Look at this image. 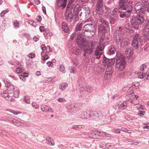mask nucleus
<instances>
[{
	"mask_svg": "<svg viewBox=\"0 0 149 149\" xmlns=\"http://www.w3.org/2000/svg\"><path fill=\"white\" fill-rule=\"evenodd\" d=\"M88 135H89V136L91 138H95V136L94 135H95V134L93 132H92V133L89 132L88 133Z\"/></svg>",
	"mask_w": 149,
	"mask_h": 149,
	"instance_id": "13d9d810",
	"label": "nucleus"
},
{
	"mask_svg": "<svg viewBox=\"0 0 149 149\" xmlns=\"http://www.w3.org/2000/svg\"><path fill=\"white\" fill-rule=\"evenodd\" d=\"M41 49L43 51H47V50H48L47 48V47H46L45 45H42L41 47Z\"/></svg>",
	"mask_w": 149,
	"mask_h": 149,
	"instance_id": "680f3d73",
	"label": "nucleus"
},
{
	"mask_svg": "<svg viewBox=\"0 0 149 149\" xmlns=\"http://www.w3.org/2000/svg\"><path fill=\"white\" fill-rule=\"evenodd\" d=\"M47 65L48 66L52 67L53 66V64L52 63L51 61H49L47 63Z\"/></svg>",
	"mask_w": 149,
	"mask_h": 149,
	"instance_id": "338daca9",
	"label": "nucleus"
},
{
	"mask_svg": "<svg viewBox=\"0 0 149 149\" xmlns=\"http://www.w3.org/2000/svg\"><path fill=\"white\" fill-rule=\"evenodd\" d=\"M125 118L128 121L132 120H134V118L130 115H127L125 117Z\"/></svg>",
	"mask_w": 149,
	"mask_h": 149,
	"instance_id": "a19ab883",
	"label": "nucleus"
},
{
	"mask_svg": "<svg viewBox=\"0 0 149 149\" xmlns=\"http://www.w3.org/2000/svg\"><path fill=\"white\" fill-rule=\"evenodd\" d=\"M102 143V145H105V147H106L107 148L109 149H112V146L110 143H108L106 144L105 143L103 142V143Z\"/></svg>",
	"mask_w": 149,
	"mask_h": 149,
	"instance_id": "e433bc0d",
	"label": "nucleus"
},
{
	"mask_svg": "<svg viewBox=\"0 0 149 149\" xmlns=\"http://www.w3.org/2000/svg\"><path fill=\"white\" fill-rule=\"evenodd\" d=\"M82 10V7L79 4H77L74 6L73 12L77 15L79 13V12Z\"/></svg>",
	"mask_w": 149,
	"mask_h": 149,
	"instance_id": "5701e85b",
	"label": "nucleus"
},
{
	"mask_svg": "<svg viewBox=\"0 0 149 149\" xmlns=\"http://www.w3.org/2000/svg\"><path fill=\"white\" fill-rule=\"evenodd\" d=\"M146 24L144 30H149V20L146 21Z\"/></svg>",
	"mask_w": 149,
	"mask_h": 149,
	"instance_id": "c03bdc74",
	"label": "nucleus"
},
{
	"mask_svg": "<svg viewBox=\"0 0 149 149\" xmlns=\"http://www.w3.org/2000/svg\"><path fill=\"white\" fill-rule=\"evenodd\" d=\"M137 15L134 16L130 20V23L132 27L135 29H138L139 25L142 24L144 21V15L146 14V10L141 3H137L134 6Z\"/></svg>",
	"mask_w": 149,
	"mask_h": 149,
	"instance_id": "f257e3e1",
	"label": "nucleus"
},
{
	"mask_svg": "<svg viewBox=\"0 0 149 149\" xmlns=\"http://www.w3.org/2000/svg\"><path fill=\"white\" fill-rule=\"evenodd\" d=\"M99 18H98V21L101 23L102 24H101V25H103L104 27L106 29V27H107L108 28H109V22H108L106 20L104 19L103 18H102V16L104 17L105 16L106 17L105 15H104V12L103 15H101L100 14L99 15V14H98Z\"/></svg>",
	"mask_w": 149,
	"mask_h": 149,
	"instance_id": "9b49d317",
	"label": "nucleus"
},
{
	"mask_svg": "<svg viewBox=\"0 0 149 149\" xmlns=\"http://www.w3.org/2000/svg\"><path fill=\"white\" fill-rule=\"evenodd\" d=\"M79 118L82 119H86L88 120H91L92 119V116L90 115V113L88 114L86 111H84L79 116Z\"/></svg>",
	"mask_w": 149,
	"mask_h": 149,
	"instance_id": "dca6fc26",
	"label": "nucleus"
},
{
	"mask_svg": "<svg viewBox=\"0 0 149 149\" xmlns=\"http://www.w3.org/2000/svg\"><path fill=\"white\" fill-rule=\"evenodd\" d=\"M41 110L43 112H47V111L49 112H53V109L50 108H49V107L48 109H43V108H41Z\"/></svg>",
	"mask_w": 149,
	"mask_h": 149,
	"instance_id": "79ce46f5",
	"label": "nucleus"
},
{
	"mask_svg": "<svg viewBox=\"0 0 149 149\" xmlns=\"http://www.w3.org/2000/svg\"><path fill=\"white\" fill-rule=\"evenodd\" d=\"M126 14L123 11V13H121L120 12V13L119 14V16L121 18H123L124 17H128L129 16H127V15H126Z\"/></svg>",
	"mask_w": 149,
	"mask_h": 149,
	"instance_id": "ea45409f",
	"label": "nucleus"
},
{
	"mask_svg": "<svg viewBox=\"0 0 149 149\" xmlns=\"http://www.w3.org/2000/svg\"><path fill=\"white\" fill-rule=\"evenodd\" d=\"M46 141L47 143L50 146H53L54 144V140L50 137H47Z\"/></svg>",
	"mask_w": 149,
	"mask_h": 149,
	"instance_id": "a878e982",
	"label": "nucleus"
},
{
	"mask_svg": "<svg viewBox=\"0 0 149 149\" xmlns=\"http://www.w3.org/2000/svg\"><path fill=\"white\" fill-rule=\"evenodd\" d=\"M116 118V116L114 114L110 116V119L112 120V121H113L115 120Z\"/></svg>",
	"mask_w": 149,
	"mask_h": 149,
	"instance_id": "bf43d9fd",
	"label": "nucleus"
},
{
	"mask_svg": "<svg viewBox=\"0 0 149 149\" xmlns=\"http://www.w3.org/2000/svg\"><path fill=\"white\" fill-rule=\"evenodd\" d=\"M84 38V35L81 34L80 32L77 35L76 43L79 47L81 49H84L88 42L86 41Z\"/></svg>",
	"mask_w": 149,
	"mask_h": 149,
	"instance_id": "20e7f679",
	"label": "nucleus"
},
{
	"mask_svg": "<svg viewBox=\"0 0 149 149\" xmlns=\"http://www.w3.org/2000/svg\"><path fill=\"white\" fill-rule=\"evenodd\" d=\"M119 9L123 10V12L126 13L127 16L130 17L132 10V7L131 5L128 4L124 6L123 8H121Z\"/></svg>",
	"mask_w": 149,
	"mask_h": 149,
	"instance_id": "f8f14e48",
	"label": "nucleus"
},
{
	"mask_svg": "<svg viewBox=\"0 0 149 149\" xmlns=\"http://www.w3.org/2000/svg\"><path fill=\"white\" fill-rule=\"evenodd\" d=\"M128 0H120L119 2V9L123 8L124 6L127 5Z\"/></svg>",
	"mask_w": 149,
	"mask_h": 149,
	"instance_id": "b1692460",
	"label": "nucleus"
},
{
	"mask_svg": "<svg viewBox=\"0 0 149 149\" xmlns=\"http://www.w3.org/2000/svg\"><path fill=\"white\" fill-rule=\"evenodd\" d=\"M32 105L33 107L35 108L36 109H37L38 107V105L37 103L35 102L32 103Z\"/></svg>",
	"mask_w": 149,
	"mask_h": 149,
	"instance_id": "e2e57ef3",
	"label": "nucleus"
},
{
	"mask_svg": "<svg viewBox=\"0 0 149 149\" xmlns=\"http://www.w3.org/2000/svg\"><path fill=\"white\" fill-rule=\"evenodd\" d=\"M143 38L142 36H140L139 34H136L133 38L132 45L134 47L138 48L139 47V43L142 41Z\"/></svg>",
	"mask_w": 149,
	"mask_h": 149,
	"instance_id": "6e6552de",
	"label": "nucleus"
},
{
	"mask_svg": "<svg viewBox=\"0 0 149 149\" xmlns=\"http://www.w3.org/2000/svg\"><path fill=\"white\" fill-rule=\"evenodd\" d=\"M135 100H132V99H129V101H130L131 103L134 104H137L139 103V101L138 100L136 101V102L134 103Z\"/></svg>",
	"mask_w": 149,
	"mask_h": 149,
	"instance_id": "6e6d98bb",
	"label": "nucleus"
},
{
	"mask_svg": "<svg viewBox=\"0 0 149 149\" xmlns=\"http://www.w3.org/2000/svg\"><path fill=\"white\" fill-rule=\"evenodd\" d=\"M74 50V53L77 55H79L81 53V50L78 48H75L73 49Z\"/></svg>",
	"mask_w": 149,
	"mask_h": 149,
	"instance_id": "c9c22d12",
	"label": "nucleus"
},
{
	"mask_svg": "<svg viewBox=\"0 0 149 149\" xmlns=\"http://www.w3.org/2000/svg\"><path fill=\"white\" fill-rule=\"evenodd\" d=\"M65 19L69 22H72L73 19V15L72 12L68 11L67 13L65 14Z\"/></svg>",
	"mask_w": 149,
	"mask_h": 149,
	"instance_id": "a211bd4d",
	"label": "nucleus"
},
{
	"mask_svg": "<svg viewBox=\"0 0 149 149\" xmlns=\"http://www.w3.org/2000/svg\"><path fill=\"white\" fill-rule=\"evenodd\" d=\"M73 64L75 65H77L79 63V62L76 58H74L72 60Z\"/></svg>",
	"mask_w": 149,
	"mask_h": 149,
	"instance_id": "de8ad7c7",
	"label": "nucleus"
},
{
	"mask_svg": "<svg viewBox=\"0 0 149 149\" xmlns=\"http://www.w3.org/2000/svg\"><path fill=\"white\" fill-rule=\"evenodd\" d=\"M19 91L16 90L13 93V95L16 98L18 97H19Z\"/></svg>",
	"mask_w": 149,
	"mask_h": 149,
	"instance_id": "a18cd8bd",
	"label": "nucleus"
},
{
	"mask_svg": "<svg viewBox=\"0 0 149 149\" xmlns=\"http://www.w3.org/2000/svg\"><path fill=\"white\" fill-rule=\"evenodd\" d=\"M116 52L115 47L113 46H112L111 48L108 51L107 54L108 55H111L115 53Z\"/></svg>",
	"mask_w": 149,
	"mask_h": 149,
	"instance_id": "c85d7f7f",
	"label": "nucleus"
},
{
	"mask_svg": "<svg viewBox=\"0 0 149 149\" xmlns=\"http://www.w3.org/2000/svg\"><path fill=\"white\" fill-rule=\"evenodd\" d=\"M49 56L47 55H45L43 56H42L41 59L44 61H45L46 60L49 58Z\"/></svg>",
	"mask_w": 149,
	"mask_h": 149,
	"instance_id": "864d4df0",
	"label": "nucleus"
},
{
	"mask_svg": "<svg viewBox=\"0 0 149 149\" xmlns=\"http://www.w3.org/2000/svg\"><path fill=\"white\" fill-rule=\"evenodd\" d=\"M69 70L70 72L73 73L74 74L76 73V72L75 68L71 67H69Z\"/></svg>",
	"mask_w": 149,
	"mask_h": 149,
	"instance_id": "4c0bfd02",
	"label": "nucleus"
},
{
	"mask_svg": "<svg viewBox=\"0 0 149 149\" xmlns=\"http://www.w3.org/2000/svg\"><path fill=\"white\" fill-rule=\"evenodd\" d=\"M122 28L120 27H119L116 30L114 33V39L115 40L119 39V38L124 36V32L122 31Z\"/></svg>",
	"mask_w": 149,
	"mask_h": 149,
	"instance_id": "4468645a",
	"label": "nucleus"
},
{
	"mask_svg": "<svg viewBox=\"0 0 149 149\" xmlns=\"http://www.w3.org/2000/svg\"><path fill=\"white\" fill-rule=\"evenodd\" d=\"M139 86V84L137 81L134 82L132 83L131 86L133 89H137L138 88Z\"/></svg>",
	"mask_w": 149,
	"mask_h": 149,
	"instance_id": "7c9ffc66",
	"label": "nucleus"
},
{
	"mask_svg": "<svg viewBox=\"0 0 149 149\" xmlns=\"http://www.w3.org/2000/svg\"><path fill=\"white\" fill-rule=\"evenodd\" d=\"M10 112L13 113L15 115H17L18 114H20L21 113V112H19L17 111H15L13 110H11L10 111Z\"/></svg>",
	"mask_w": 149,
	"mask_h": 149,
	"instance_id": "8fccbe9b",
	"label": "nucleus"
},
{
	"mask_svg": "<svg viewBox=\"0 0 149 149\" xmlns=\"http://www.w3.org/2000/svg\"><path fill=\"white\" fill-rule=\"evenodd\" d=\"M62 28L63 31L65 32H67L68 31L69 28L67 26V24L65 22L62 23Z\"/></svg>",
	"mask_w": 149,
	"mask_h": 149,
	"instance_id": "cd10ccee",
	"label": "nucleus"
},
{
	"mask_svg": "<svg viewBox=\"0 0 149 149\" xmlns=\"http://www.w3.org/2000/svg\"><path fill=\"white\" fill-rule=\"evenodd\" d=\"M98 30L99 35L100 37V42H102L104 39L105 37L104 33L107 32V29L102 25L99 26Z\"/></svg>",
	"mask_w": 149,
	"mask_h": 149,
	"instance_id": "0eeeda50",
	"label": "nucleus"
},
{
	"mask_svg": "<svg viewBox=\"0 0 149 149\" xmlns=\"http://www.w3.org/2000/svg\"><path fill=\"white\" fill-rule=\"evenodd\" d=\"M125 53L127 55V56H130L132 54V50L131 49L127 48L125 50Z\"/></svg>",
	"mask_w": 149,
	"mask_h": 149,
	"instance_id": "72a5a7b5",
	"label": "nucleus"
},
{
	"mask_svg": "<svg viewBox=\"0 0 149 149\" xmlns=\"http://www.w3.org/2000/svg\"><path fill=\"white\" fill-rule=\"evenodd\" d=\"M109 61H111V59L106 58L105 59H104L103 63L105 64L108 65L109 64V62H108Z\"/></svg>",
	"mask_w": 149,
	"mask_h": 149,
	"instance_id": "4d7b16f0",
	"label": "nucleus"
},
{
	"mask_svg": "<svg viewBox=\"0 0 149 149\" xmlns=\"http://www.w3.org/2000/svg\"><path fill=\"white\" fill-rule=\"evenodd\" d=\"M13 124L17 126H21V127H26L28 125L26 123L23 122H21L19 120H13L12 121Z\"/></svg>",
	"mask_w": 149,
	"mask_h": 149,
	"instance_id": "6ab92c4d",
	"label": "nucleus"
},
{
	"mask_svg": "<svg viewBox=\"0 0 149 149\" xmlns=\"http://www.w3.org/2000/svg\"><path fill=\"white\" fill-rule=\"evenodd\" d=\"M83 30L85 32L92 31L95 30L94 26L91 24H86L83 27Z\"/></svg>",
	"mask_w": 149,
	"mask_h": 149,
	"instance_id": "f3484780",
	"label": "nucleus"
},
{
	"mask_svg": "<svg viewBox=\"0 0 149 149\" xmlns=\"http://www.w3.org/2000/svg\"><path fill=\"white\" fill-rule=\"evenodd\" d=\"M60 70L62 72H65V69L64 65H61L59 67Z\"/></svg>",
	"mask_w": 149,
	"mask_h": 149,
	"instance_id": "37998d69",
	"label": "nucleus"
},
{
	"mask_svg": "<svg viewBox=\"0 0 149 149\" xmlns=\"http://www.w3.org/2000/svg\"><path fill=\"white\" fill-rule=\"evenodd\" d=\"M2 96L5 98H9L10 97V96H9V94L6 93H3L2 94Z\"/></svg>",
	"mask_w": 149,
	"mask_h": 149,
	"instance_id": "3c124183",
	"label": "nucleus"
},
{
	"mask_svg": "<svg viewBox=\"0 0 149 149\" xmlns=\"http://www.w3.org/2000/svg\"><path fill=\"white\" fill-rule=\"evenodd\" d=\"M120 11L117 8L113 10L110 15L109 20L111 24H113L118 20Z\"/></svg>",
	"mask_w": 149,
	"mask_h": 149,
	"instance_id": "7ed1b4c3",
	"label": "nucleus"
},
{
	"mask_svg": "<svg viewBox=\"0 0 149 149\" xmlns=\"http://www.w3.org/2000/svg\"><path fill=\"white\" fill-rule=\"evenodd\" d=\"M8 10H4L1 13L0 15L1 17H3L4 16V15L6 13H8Z\"/></svg>",
	"mask_w": 149,
	"mask_h": 149,
	"instance_id": "5fc2aeb1",
	"label": "nucleus"
},
{
	"mask_svg": "<svg viewBox=\"0 0 149 149\" xmlns=\"http://www.w3.org/2000/svg\"><path fill=\"white\" fill-rule=\"evenodd\" d=\"M14 25L15 27H18L19 26V24L17 21L14 22Z\"/></svg>",
	"mask_w": 149,
	"mask_h": 149,
	"instance_id": "69168bd1",
	"label": "nucleus"
},
{
	"mask_svg": "<svg viewBox=\"0 0 149 149\" xmlns=\"http://www.w3.org/2000/svg\"><path fill=\"white\" fill-rule=\"evenodd\" d=\"M127 105L126 103L121 104L118 107V109L120 110H123L126 109L127 107Z\"/></svg>",
	"mask_w": 149,
	"mask_h": 149,
	"instance_id": "f704fd0d",
	"label": "nucleus"
},
{
	"mask_svg": "<svg viewBox=\"0 0 149 149\" xmlns=\"http://www.w3.org/2000/svg\"><path fill=\"white\" fill-rule=\"evenodd\" d=\"M24 101L27 103H29L30 102V99L29 96H25L24 99Z\"/></svg>",
	"mask_w": 149,
	"mask_h": 149,
	"instance_id": "58836bf2",
	"label": "nucleus"
},
{
	"mask_svg": "<svg viewBox=\"0 0 149 149\" xmlns=\"http://www.w3.org/2000/svg\"><path fill=\"white\" fill-rule=\"evenodd\" d=\"M29 57L31 58H33L35 57V54H33L32 53L30 54L29 55Z\"/></svg>",
	"mask_w": 149,
	"mask_h": 149,
	"instance_id": "774afa93",
	"label": "nucleus"
},
{
	"mask_svg": "<svg viewBox=\"0 0 149 149\" xmlns=\"http://www.w3.org/2000/svg\"><path fill=\"white\" fill-rule=\"evenodd\" d=\"M143 33L145 38L149 40V30H143Z\"/></svg>",
	"mask_w": 149,
	"mask_h": 149,
	"instance_id": "2f4dec72",
	"label": "nucleus"
},
{
	"mask_svg": "<svg viewBox=\"0 0 149 149\" xmlns=\"http://www.w3.org/2000/svg\"><path fill=\"white\" fill-rule=\"evenodd\" d=\"M147 67V66L146 64H143L141 65L140 66V70L141 71H143L144 70L145 68H146Z\"/></svg>",
	"mask_w": 149,
	"mask_h": 149,
	"instance_id": "09e8293b",
	"label": "nucleus"
},
{
	"mask_svg": "<svg viewBox=\"0 0 149 149\" xmlns=\"http://www.w3.org/2000/svg\"><path fill=\"white\" fill-rule=\"evenodd\" d=\"M82 9L83 10V11L80 12V13L79 15L80 16H81L82 14L84 13L85 14L86 16H87L89 15L90 13V8L87 6H83L82 7Z\"/></svg>",
	"mask_w": 149,
	"mask_h": 149,
	"instance_id": "aec40b11",
	"label": "nucleus"
},
{
	"mask_svg": "<svg viewBox=\"0 0 149 149\" xmlns=\"http://www.w3.org/2000/svg\"><path fill=\"white\" fill-rule=\"evenodd\" d=\"M23 71L22 68H18L16 70V72L17 74H19L22 72Z\"/></svg>",
	"mask_w": 149,
	"mask_h": 149,
	"instance_id": "49530a36",
	"label": "nucleus"
},
{
	"mask_svg": "<svg viewBox=\"0 0 149 149\" xmlns=\"http://www.w3.org/2000/svg\"><path fill=\"white\" fill-rule=\"evenodd\" d=\"M58 101L60 102H63L66 101V100L64 98H60L58 99Z\"/></svg>",
	"mask_w": 149,
	"mask_h": 149,
	"instance_id": "603ef678",
	"label": "nucleus"
},
{
	"mask_svg": "<svg viewBox=\"0 0 149 149\" xmlns=\"http://www.w3.org/2000/svg\"><path fill=\"white\" fill-rule=\"evenodd\" d=\"M28 23L30 24L33 25L34 26H35L34 25V24H36V22H33L31 20H29L28 21Z\"/></svg>",
	"mask_w": 149,
	"mask_h": 149,
	"instance_id": "0e129e2a",
	"label": "nucleus"
},
{
	"mask_svg": "<svg viewBox=\"0 0 149 149\" xmlns=\"http://www.w3.org/2000/svg\"><path fill=\"white\" fill-rule=\"evenodd\" d=\"M142 4L145 8V10L149 13V0H142Z\"/></svg>",
	"mask_w": 149,
	"mask_h": 149,
	"instance_id": "4be33fe9",
	"label": "nucleus"
},
{
	"mask_svg": "<svg viewBox=\"0 0 149 149\" xmlns=\"http://www.w3.org/2000/svg\"><path fill=\"white\" fill-rule=\"evenodd\" d=\"M95 43L92 41H88L87 45H86L84 49V56H86L87 55H88L92 53L93 50L95 48Z\"/></svg>",
	"mask_w": 149,
	"mask_h": 149,
	"instance_id": "f03ea898",
	"label": "nucleus"
},
{
	"mask_svg": "<svg viewBox=\"0 0 149 149\" xmlns=\"http://www.w3.org/2000/svg\"><path fill=\"white\" fill-rule=\"evenodd\" d=\"M145 113V111H139V112L138 113V115L140 116H143L144 115Z\"/></svg>",
	"mask_w": 149,
	"mask_h": 149,
	"instance_id": "052dcab7",
	"label": "nucleus"
},
{
	"mask_svg": "<svg viewBox=\"0 0 149 149\" xmlns=\"http://www.w3.org/2000/svg\"><path fill=\"white\" fill-rule=\"evenodd\" d=\"M113 71V68L110 65H108L106 69L105 74L110 75Z\"/></svg>",
	"mask_w": 149,
	"mask_h": 149,
	"instance_id": "bb28decb",
	"label": "nucleus"
},
{
	"mask_svg": "<svg viewBox=\"0 0 149 149\" xmlns=\"http://www.w3.org/2000/svg\"><path fill=\"white\" fill-rule=\"evenodd\" d=\"M96 1L95 5L96 10L97 14L103 15L104 11L102 9L103 7V0H95Z\"/></svg>",
	"mask_w": 149,
	"mask_h": 149,
	"instance_id": "423d86ee",
	"label": "nucleus"
},
{
	"mask_svg": "<svg viewBox=\"0 0 149 149\" xmlns=\"http://www.w3.org/2000/svg\"><path fill=\"white\" fill-rule=\"evenodd\" d=\"M68 84L66 83H63L60 84L59 88L62 91H63L67 87Z\"/></svg>",
	"mask_w": 149,
	"mask_h": 149,
	"instance_id": "c756f323",
	"label": "nucleus"
},
{
	"mask_svg": "<svg viewBox=\"0 0 149 149\" xmlns=\"http://www.w3.org/2000/svg\"><path fill=\"white\" fill-rule=\"evenodd\" d=\"M104 48V46L103 44H100L93 52L92 58L100 59L102 55L103 51Z\"/></svg>",
	"mask_w": 149,
	"mask_h": 149,
	"instance_id": "39448f33",
	"label": "nucleus"
},
{
	"mask_svg": "<svg viewBox=\"0 0 149 149\" xmlns=\"http://www.w3.org/2000/svg\"><path fill=\"white\" fill-rule=\"evenodd\" d=\"M67 1V0H57L56 3L57 8H59L61 7L62 8H64L66 6Z\"/></svg>",
	"mask_w": 149,
	"mask_h": 149,
	"instance_id": "2eb2a0df",
	"label": "nucleus"
},
{
	"mask_svg": "<svg viewBox=\"0 0 149 149\" xmlns=\"http://www.w3.org/2000/svg\"><path fill=\"white\" fill-rule=\"evenodd\" d=\"M81 34H83L84 37L85 36L88 37L89 38H91L95 34V30H93L92 31H89V32H84L83 33H81Z\"/></svg>",
	"mask_w": 149,
	"mask_h": 149,
	"instance_id": "412c9836",
	"label": "nucleus"
},
{
	"mask_svg": "<svg viewBox=\"0 0 149 149\" xmlns=\"http://www.w3.org/2000/svg\"><path fill=\"white\" fill-rule=\"evenodd\" d=\"M116 56V61H121L122 60H125V58L123 56L122 54L119 53H117Z\"/></svg>",
	"mask_w": 149,
	"mask_h": 149,
	"instance_id": "393cba45",
	"label": "nucleus"
},
{
	"mask_svg": "<svg viewBox=\"0 0 149 149\" xmlns=\"http://www.w3.org/2000/svg\"><path fill=\"white\" fill-rule=\"evenodd\" d=\"M119 39H116V42L117 44H119L120 43L121 46L124 47L128 45L129 43V39L125 38L124 36L119 38Z\"/></svg>",
	"mask_w": 149,
	"mask_h": 149,
	"instance_id": "1a4fd4ad",
	"label": "nucleus"
},
{
	"mask_svg": "<svg viewBox=\"0 0 149 149\" xmlns=\"http://www.w3.org/2000/svg\"><path fill=\"white\" fill-rule=\"evenodd\" d=\"M82 23H80L77 24L75 28V30L76 31H80L82 27Z\"/></svg>",
	"mask_w": 149,
	"mask_h": 149,
	"instance_id": "473e14b6",
	"label": "nucleus"
},
{
	"mask_svg": "<svg viewBox=\"0 0 149 149\" xmlns=\"http://www.w3.org/2000/svg\"><path fill=\"white\" fill-rule=\"evenodd\" d=\"M89 113L92 117V119H100L102 117V114L99 111H92L90 110Z\"/></svg>",
	"mask_w": 149,
	"mask_h": 149,
	"instance_id": "ddd939ff",
	"label": "nucleus"
},
{
	"mask_svg": "<svg viewBox=\"0 0 149 149\" xmlns=\"http://www.w3.org/2000/svg\"><path fill=\"white\" fill-rule=\"evenodd\" d=\"M126 65V62L125 60L116 61V67L118 70L122 71L125 68Z\"/></svg>",
	"mask_w": 149,
	"mask_h": 149,
	"instance_id": "9d476101",
	"label": "nucleus"
}]
</instances>
